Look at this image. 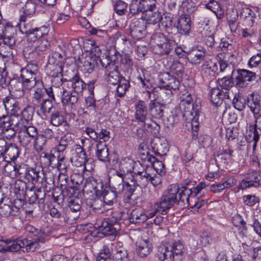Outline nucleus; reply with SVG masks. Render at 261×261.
I'll return each mask as SVG.
<instances>
[{"mask_svg": "<svg viewBox=\"0 0 261 261\" xmlns=\"http://www.w3.org/2000/svg\"><path fill=\"white\" fill-rule=\"evenodd\" d=\"M103 183L101 179L91 177L86 182L83 191L84 193H91L99 196L104 189Z\"/></svg>", "mask_w": 261, "mask_h": 261, "instance_id": "obj_10", "label": "nucleus"}, {"mask_svg": "<svg viewBox=\"0 0 261 261\" xmlns=\"http://www.w3.org/2000/svg\"><path fill=\"white\" fill-rule=\"evenodd\" d=\"M171 73L178 77H182L184 74L185 68L182 63L178 60H173L169 67Z\"/></svg>", "mask_w": 261, "mask_h": 261, "instance_id": "obj_45", "label": "nucleus"}, {"mask_svg": "<svg viewBox=\"0 0 261 261\" xmlns=\"http://www.w3.org/2000/svg\"><path fill=\"white\" fill-rule=\"evenodd\" d=\"M127 8V4L121 0L117 1L114 4L115 12L119 15L125 14Z\"/></svg>", "mask_w": 261, "mask_h": 261, "instance_id": "obj_58", "label": "nucleus"}, {"mask_svg": "<svg viewBox=\"0 0 261 261\" xmlns=\"http://www.w3.org/2000/svg\"><path fill=\"white\" fill-rule=\"evenodd\" d=\"M114 244L109 242L105 244L96 257V261H110V257L113 255Z\"/></svg>", "mask_w": 261, "mask_h": 261, "instance_id": "obj_25", "label": "nucleus"}, {"mask_svg": "<svg viewBox=\"0 0 261 261\" xmlns=\"http://www.w3.org/2000/svg\"><path fill=\"white\" fill-rule=\"evenodd\" d=\"M109 70L105 71V74L107 76V80L110 84L115 85L120 81L121 76L118 71L117 65H111V68H109Z\"/></svg>", "mask_w": 261, "mask_h": 261, "instance_id": "obj_29", "label": "nucleus"}, {"mask_svg": "<svg viewBox=\"0 0 261 261\" xmlns=\"http://www.w3.org/2000/svg\"><path fill=\"white\" fill-rule=\"evenodd\" d=\"M36 107L39 108L41 112L45 114L49 112L51 107V99L48 98H44L39 102H35L34 104Z\"/></svg>", "mask_w": 261, "mask_h": 261, "instance_id": "obj_54", "label": "nucleus"}, {"mask_svg": "<svg viewBox=\"0 0 261 261\" xmlns=\"http://www.w3.org/2000/svg\"><path fill=\"white\" fill-rule=\"evenodd\" d=\"M46 238L39 236L33 241L23 240L24 248L27 252H34L39 247V243H43L45 242L47 240Z\"/></svg>", "mask_w": 261, "mask_h": 261, "instance_id": "obj_37", "label": "nucleus"}, {"mask_svg": "<svg viewBox=\"0 0 261 261\" xmlns=\"http://www.w3.org/2000/svg\"><path fill=\"white\" fill-rule=\"evenodd\" d=\"M58 164L57 168L62 174H65L67 172V169L69 165L68 159L65 158L63 153H59L57 156Z\"/></svg>", "mask_w": 261, "mask_h": 261, "instance_id": "obj_50", "label": "nucleus"}, {"mask_svg": "<svg viewBox=\"0 0 261 261\" xmlns=\"http://www.w3.org/2000/svg\"><path fill=\"white\" fill-rule=\"evenodd\" d=\"M0 28H2V33H0V37L3 39L5 44L9 45H14L16 42V29L10 23L7 22L5 24L1 21Z\"/></svg>", "mask_w": 261, "mask_h": 261, "instance_id": "obj_8", "label": "nucleus"}, {"mask_svg": "<svg viewBox=\"0 0 261 261\" xmlns=\"http://www.w3.org/2000/svg\"><path fill=\"white\" fill-rule=\"evenodd\" d=\"M137 248V253L141 257L147 256L151 251V246L147 240L139 242Z\"/></svg>", "mask_w": 261, "mask_h": 261, "instance_id": "obj_40", "label": "nucleus"}, {"mask_svg": "<svg viewBox=\"0 0 261 261\" xmlns=\"http://www.w3.org/2000/svg\"><path fill=\"white\" fill-rule=\"evenodd\" d=\"M20 31L25 34L28 41L35 42L38 40L35 28L32 27L30 23H20Z\"/></svg>", "mask_w": 261, "mask_h": 261, "instance_id": "obj_24", "label": "nucleus"}, {"mask_svg": "<svg viewBox=\"0 0 261 261\" xmlns=\"http://www.w3.org/2000/svg\"><path fill=\"white\" fill-rule=\"evenodd\" d=\"M145 128L154 136H157L160 133V126L154 121H151L150 123H144Z\"/></svg>", "mask_w": 261, "mask_h": 261, "instance_id": "obj_59", "label": "nucleus"}, {"mask_svg": "<svg viewBox=\"0 0 261 261\" xmlns=\"http://www.w3.org/2000/svg\"><path fill=\"white\" fill-rule=\"evenodd\" d=\"M71 161H74L75 165L80 166H84V169L87 171H89L92 169V165L90 163L91 160L87 159L86 156L84 157H77V158H72L71 159Z\"/></svg>", "mask_w": 261, "mask_h": 261, "instance_id": "obj_51", "label": "nucleus"}, {"mask_svg": "<svg viewBox=\"0 0 261 261\" xmlns=\"http://www.w3.org/2000/svg\"><path fill=\"white\" fill-rule=\"evenodd\" d=\"M172 18L166 14H163L160 23L164 30L168 34H173L175 26L172 24Z\"/></svg>", "mask_w": 261, "mask_h": 261, "instance_id": "obj_44", "label": "nucleus"}, {"mask_svg": "<svg viewBox=\"0 0 261 261\" xmlns=\"http://www.w3.org/2000/svg\"><path fill=\"white\" fill-rule=\"evenodd\" d=\"M146 33V26L143 22H134L130 25V33L132 36L136 39H140Z\"/></svg>", "mask_w": 261, "mask_h": 261, "instance_id": "obj_28", "label": "nucleus"}, {"mask_svg": "<svg viewBox=\"0 0 261 261\" xmlns=\"http://www.w3.org/2000/svg\"><path fill=\"white\" fill-rule=\"evenodd\" d=\"M50 122L53 125L58 126L63 123L66 122L64 117L59 112H57L51 115Z\"/></svg>", "mask_w": 261, "mask_h": 261, "instance_id": "obj_64", "label": "nucleus"}, {"mask_svg": "<svg viewBox=\"0 0 261 261\" xmlns=\"http://www.w3.org/2000/svg\"><path fill=\"white\" fill-rule=\"evenodd\" d=\"M72 91L80 95L86 88V84L78 74H75L70 80Z\"/></svg>", "mask_w": 261, "mask_h": 261, "instance_id": "obj_36", "label": "nucleus"}, {"mask_svg": "<svg viewBox=\"0 0 261 261\" xmlns=\"http://www.w3.org/2000/svg\"><path fill=\"white\" fill-rule=\"evenodd\" d=\"M36 4L33 1H28L23 7V15L20 17V23L25 22L27 17L33 16L36 12Z\"/></svg>", "mask_w": 261, "mask_h": 261, "instance_id": "obj_33", "label": "nucleus"}, {"mask_svg": "<svg viewBox=\"0 0 261 261\" xmlns=\"http://www.w3.org/2000/svg\"><path fill=\"white\" fill-rule=\"evenodd\" d=\"M232 104L236 109L241 111L245 109V105L247 103L244 98L236 95L232 100Z\"/></svg>", "mask_w": 261, "mask_h": 261, "instance_id": "obj_62", "label": "nucleus"}, {"mask_svg": "<svg viewBox=\"0 0 261 261\" xmlns=\"http://www.w3.org/2000/svg\"><path fill=\"white\" fill-rule=\"evenodd\" d=\"M80 95L72 90H68L65 89L62 95L61 102L64 105L70 106L73 108L77 102Z\"/></svg>", "mask_w": 261, "mask_h": 261, "instance_id": "obj_21", "label": "nucleus"}, {"mask_svg": "<svg viewBox=\"0 0 261 261\" xmlns=\"http://www.w3.org/2000/svg\"><path fill=\"white\" fill-rule=\"evenodd\" d=\"M133 161L129 159H125L121 161L120 164L119 169H121L123 173H126L128 174L129 173H131L132 171L134 172V171H137L136 167L133 165Z\"/></svg>", "mask_w": 261, "mask_h": 261, "instance_id": "obj_52", "label": "nucleus"}, {"mask_svg": "<svg viewBox=\"0 0 261 261\" xmlns=\"http://www.w3.org/2000/svg\"><path fill=\"white\" fill-rule=\"evenodd\" d=\"M180 108L183 110V117L186 120L191 121L192 127H198L197 113L194 110V105L190 94H188L186 99L183 98L180 103Z\"/></svg>", "mask_w": 261, "mask_h": 261, "instance_id": "obj_5", "label": "nucleus"}, {"mask_svg": "<svg viewBox=\"0 0 261 261\" xmlns=\"http://www.w3.org/2000/svg\"><path fill=\"white\" fill-rule=\"evenodd\" d=\"M211 103L216 107L221 106L224 98L230 99L229 92L224 91L218 87L211 88L208 92Z\"/></svg>", "mask_w": 261, "mask_h": 261, "instance_id": "obj_13", "label": "nucleus"}, {"mask_svg": "<svg viewBox=\"0 0 261 261\" xmlns=\"http://www.w3.org/2000/svg\"><path fill=\"white\" fill-rule=\"evenodd\" d=\"M34 90V93L32 94L33 102L34 104L35 102H39L41 100L45 98L46 92V89L44 88L42 81L38 80V83L35 85Z\"/></svg>", "mask_w": 261, "mask_h": 261, "instance_id": "obj_35", "label": "nucleus"}, {"mask_svg": "<svg viewBox=\"0 0 261 261\" xmlns=\"http://www.w3.org/2000/svg\"><path fill=\"white\" fill-rule=\"evenodd\" d=\"M28 231L34 233L35 236L47 237L51 232V228L50 227H43L38 230L36 228L30 226L28 227Z\"/></svg>", "mask_w": 261, "mask_h": 261, "instance_id": "obj_55", "label": "nucleus"}, {"mask_svg": "<svg viewBox=\"0 0 261 261\" xmlns=\"http://www.w3.org/2000/svg\"><path fill=\"white\" fill-rule=\"evenodd\" d=\"M19 154V150L17 145L14 144H8L3 155L6 161H14Z\"/></svg>", "mask_w": 261, "mask_h": 261, "instance_id": "obj_38", "label": "nucleus"}, {"mask_svg": "<svg viewBox=\"0 0 261 261\" xmlns=\"http://www.w3.org/2000/svg\"><path fill=\"white\" fill-rule=\"evenodd\" d=\"M135 118L136 119L143 123H145L147 118V107L143 101H139L135 105Z\"/></svg>", "mask_w": 261, "mask_h": 261, "instance_id": "obj_31", "label": "nucleus"}, {"mask_svg": "<svg viewBox=\"0 0 261 261\" xmlns=\"http://www.w3.org/2000/svg\"><path fill=\"white\" fill-rule=\"evenodd\" d=\"M246 101L247 105L253 116L260 113L261 95L257 92H253L247 96Z\"/></svg>", "mask_w": 261, "mask_h": 261, "instance_id": "obj_15", "label": "nucleus"}, {"mask_svg": "<svg viewBox=\"0 0 261 261\" xmlns=\"http://www.w3.org/2000/svg\"><path fill=\"white\" fill-rule=\"evenodd\" d=\"M13 120H11L9 116H3L0 118L1 134H3L2 137L10 140L15 136L16 130L13 127Z\"/></svg>", "mask_w": 261, "mask_h": 261, "instance_id": "obj_11", "label": "nucleus"}, {"mask_svg": "<svg viewBox=\"0 0 261 261\" xmlns=\"http://www.w3.org/2000/svg\"><path fill=\"white\" fill-rule=\"evenodd\" d=\"M72 140L69 134L65 135L63 136L59 142L58 145L55 148V149L59 153H63L67 147L72 144Z\"/></svg>", "mask_w": 261, "mask_h": 261, "instance_id": "obj_47", "label": "nucleus"}, {"mask_svg": "<svg viewBox=\"0 0 261 261\" xmlns=\"http://www.w3.org/2000/svg\"><path fill=\"white\" fill-rule=\"evenodd\" d=\"M3 102L8 114L13 116H19L21 113L20 103L14 97L7 96L3 99Z\"/></svg>", "mask_w": 261, "mask_h": 261, "instance_id": "obj_14", "label": "nucleus"}, {"mask_svg": "<svg viewBox=\"0 0 261 261\" xmlns=\"http://www.w3.org/2000/svg\"><path fill=\"white\" fill-rule=\"evenodd\" d=\"M217 83L222 88L221 90L228 92H229V89L233 85V82L232 81L231 77H230L228 76H225L222 78L218 79Z\"/></svg>", "mask_w": 261, "mask_h": 261, "instance_id": "obj_53", "label": "nucleus"}, {"mask_svg": "<svg viewBox=\"0 0 261 261\" xmlns=\"http://www.w3.org/2000/svg\"><path fill=\"white\" fill-rule=\"evenodd\" d=\"M141 6L144 12L152 11L156 6V0H140Z\"/></svg>", "mask_w": 261, "mask_h": 261, "instance_id": "obj_61", "label": "nucleus"}, {"mask_svg": "<svg viewBox=\"0 0 261 261\" xmlns=\"http://www.w3.org/2000/svg\"><path fill=\"white\" fill-rule=\"evenodd\" d=\"M80 62L82 64V70L88 73H91L97 64L95 57H93L90 55L82 58L80 59Z\"/></svg>", "mask_w": 261, "mask_h": 261, "instance_id": "obj_34", "label": "nucleus"}, {"mask_svg": "<svg viewBox=\"0 0 261 261\" xmlns=\"http://www.w3.org/2000/svg\"><path fill=\"white\" fill-rule=\"evenodd\" d=\"M99 229L105 236H114L120 229V225L116 219L109 218L103 220Z\"/></svg>", "mask_w": 261, "mask_h": 261, "instance_id": "obj_12", "label": "nucleus"}, {"mask_svg": "<svg viewBox=\"0 0 261 261\" xmlns=\"http://www.w3.org/2000/svg\"><path fill=\"white\" fill-rule=\"evenodd\" d=\"M205 51L202 47H195L187 53V60L192 65L200 64L204 60Z\"/></svg>", "mask_w": 261, "mask_h": 261, "instance_id": "obj_16", "label": "nucleus"}, {"mask_svg": "<svg viewBox=\"0 0 261 261\" xmlns=\"http://www.w3.org/2000/svg\"><path fill=\"white\" fill-rule=\"evenodd\" d=\"M162 15L161 12L149 11L145 14L144 19L148 24H155L160 22Z\"/></svg>", "mask_w": 261, "mask_h": 261, "instance_id": "obj_48", "label": "nucleus"}, {"mask_svg": "<svg viewBox=\"0 0 261 261\" xmlns=\"http://www.w3.org/2000/svg\"><path fill=\"white\" fill-rule=\"evenodd\" d=\"M99 196H102L103 202L108 205H112L116 201L117 195L115 192L106 188L102 190V193Z\"/></svg>", "mask_w": 261, "mask_h": 261, "instance_id": "obj_39", "label": "nucleus"}, {"mask_svg": "<svg viewBox=\"0 0 261 261\" xmlns=\"http://www.w3.org/2000/svg\"><path fill=\"white\" fill-rule=\"evenodd\" d=\"M22 203L20 200H15L13 205L4 204L0 205V215L4 217L9 216H16L18 215V207L17 203Z\"/></svg>", "mask_w": 261, "mask_h": 261, "instance_id": "obj_22", "label": "nucleus"}, {"mask_svg": "<svg viewBox=\"0 0 261 261\" xmlns=\"http://www.w3.org/2000/svg\"><path fill=\"white\" fill-rule=\"evenodd\" d=\"M191 29V20L189 15H181L178 18L176 29L181 35H188Z\"/></svg>", "mask_w": 261, "mask_h": 261, "instance_id": "obj_17", "label": "nucleus"}, {"mask_svg": "<svg viewBox=\"0 0 261 261\" xmlns=\"http://www.w3.org/2000/svg\"><path fill=\"white\" fill-rule=\"evenodd\" d=\"M241 17L245 19V22L248 25L252 26L256 19L255 13L250 9L245 8L241 13Z\"/></svg>", "mask_w": 261, "mask_h": 261, "instance_id": "obj_46", "label": "nucleus"}, {"mask_svg": "<svg viewBox=\"0 0 261 261\" xmlns=\"http://www.w3.org/2000/svg\"><path fill=\"white\" fill-rule=\"evenodd\" d=\"M245 178L239 183L238 188L246 190L251 188H257L260 185L261 172L253 169H249L244 175Z\"/></svg>", "mask_w": 261, "mask_h": 261, "instance_id": "obj_6", "label": "nucleus"}, {"mask_svg": "<svg viewBox=\"0 0 261 261\" xmlns=\"http://www.w3.org/2000/svg\"><path fill=\"white\" fill-rule=\"evenodd\" d=\"M3 242L5 243L7 245L0 249V252H16L20 250L21 248H24L23 240H11L6 239L3 240Z\"/></svg>", "mask_w": 261, "mask_h": 261, "instance_id": "obj_20", "label": "nucleus"}, {"mask_svg": "<svg viewBox=\"0 0 261 261\" xmlns=\"http://www.w3.org/2000/svg\"><path fill=\"white\" fill-rule=\"evenodd\" d=\"M165 106L156 100H150L148 106L149 114L155 119H161L163 116Z\"/></svg>", "mask_w": 261, "mask_h": 261, "instance_id": "obj_19", "label": "nucleus"}, {"mask_svg": "<svg viewBox=\"0 0 261 261\" xmlns=\"http://www.w3.org/2000/svg\"><path fill=\"white\" fill-rule=\"evenodd\" d=\"M179 187L175 184L168 186L160 199L153 205L155 213L164 215L167 211L174 206L178 201L177 194L179 192Z\"/></svg>", "mask_w": 261, "mask_h": 261, "instance_id": "obj_1", "label": "nucleus"}, {"mask_svg": "<svg viewBox=\"0 0 261 261\" xmlns=\"http://www.w3.org/2000/svg\"><path fill=\"white\" fill-rule=\"evenodd\" d=\"M155 143L153 147V149H155V153L159 155H165L168 150V144L166 140L157 138Z\"/></svg>", "mask_w": 261, "mask_h": 261, "instance_id": "obj_42", "label": "nucleus"}, {"mask_svg": "<svg viewBox=\"0 0 261 261\" xmlns=\"http://www.w3.org/2000/svg\"><path fill=\"white\" fill-rule=\"evenodd\" d=\"M96 154L98 159L103 162H110V158L107 146L99 141L96 145Z\"/></svg>", "mask_w": 261, "mask_h": 261, "instance_id": "obj_30", "label": "nucleus"}, {"mask_svg": "<svg viewBox=\"0 0 261 261\" xmlns=\"http://www.w3.org/2000/svg\"><path fill=\"white\" fill-rule=\"evenodd\" d=\"M184 250V245L180 241H176L172 245L162 247L158 254L161 261H173L175 256L181 255Z\"/></svg>", "mask_w": 261, "mask_h": 261, "instance_id": "obj_4", "label": "nucleus"}, {"mask_svg": "<svg viewBox=\"0 0 261 261\" xmlns=\"http://www.w3.org/2000/svg\"><path fill=\"white\" fill-rule=\"evenodd\" d=\"M44 177L45 175L42 171L30 167L24 179L35 184L37 182H42Z\"/></svg>", "mask_w": 261, "mask_h": 261, "instance_id": "obj_32", "label": "nucleus"}, {"mask_svg": "<svg viewBox=\"0 0 261 261\" xmlns=\"http://www.w3.org/2000/svg\"><path fill=\"white\" fill-rule=\"evenodd\" d=\"M46 71L47 73L53 78L52 79L53 83L55 82L56 81H59V84H61L63 83L62 65L47 64Z\"/></svg>", "mask_w": 261, "mask_h": 261, "instance_id": "obj_18", "label": "nucleus"}, {"mask_svg": "<svg viewBox=\"0 0 261 261\" xmlns=\"http://www.w3.org/2000/svg\"><path fill=\"white\" fill-rule=\"evenodd\" d=\"M38 67L36 64H28L20 71V79L21 80L23 89L30 90L35 87L38 83L36 75L38 73Z\"/></svg>", "mask_w": 261, "mask_h": 261, "instance_id": "obj_3", "label": "nucleus"}, {"mask_svg": "<svg viewBox=\"0 0 261 261\" xmlns=\"http://www.w3.org/2000/svg\"><path fill=\"white\" fill-rule=\"evenodd\" d=\"M113 259L114 261H129L127 252L124 249L118 250L114 253Z\"/></svg>", "mask_w": 261, "mask_h": 261, "instance_id": "obj_63", "label": "nucleus"}, {"mask_svg": "<svg viewBox=\"0 0 261 261\" xmlns=\"http://www.w3.org/2000/svg\"><path fill=\"white\" fill-rule=\"evenodd\" d=\"M63 57L62 55L57 51L53 53L48 57L47 64L50 65H62Z\"/></svg>", "mask_w": 261, "mask_h": 261, "instance_id": "obj_60", "label": "nucleus"}, {"mask_svg": "<svg viewBox=\"0 0 261 261\" xmlns=\"http://www.w3.org/2000/svg\"><path fill=\"white\" fill-rule=\"evenodd\" d=\"M35 45V50L38 54L43 55L50 46V43L46 38L37 40Z\"/></svg>", "mask_w": 261, "mask_h": 261, "instance_id": "obj_49", "label": "nucleus"}, {"mask_svg": "<svg viewBox=\"0 0 261 261\" xmlns=\"http://www.w3.org/2000/svg\"><path fill=\"white\" fill-rule=\"evenodd\" d=\"M150 44L154 51L159 55L168 54L175 45V42L168 39L162 33H157L152 35Z\"/></svg>", "mask_w": 261, "mask_h": 261, "instance_id": "obj_2", "label": "nucleus"}, {"mask_svg": "<svg viewBox=\"0 0 261 261\" xmlns=\"http://www.w3.org/2000/svg\"><path fill=\"white\" fill-rule=\"evenodd\" d=\"M59 81H57V84L58 86L52 85L51 87H48L46 89V93L48 95V96L54 101H56L57 99H60L61 100L62 97V95L64 92L65 90L63 87H61L59 86L62 85L61 84H59ZM56 84V82H54Z\"/></svg>", "mask_w": 261, "mask_h": 261, "instance_id": "obj_23", "label": "nucleus"}, {"mask_svg": "<svg viewBox=\"0 0 261 261\" xmlns=\"http://www.w3.org/2000/svg\"><path fill=\"white\" fill-rule=\"evenodd\" d=\"M201 35L205 45L208 47H213L215 44L214 34L210 31L203 29L201 32Z\"/></svg>", "mask_w": 261, "mask_h": 261, "instance_id": "obj_57", "label": "nucleus"}, {"mask_svg": "<svg viewBox=\"0 0 261 261\" xmlns=\"http://www.w3.org/2000/svg\"><path fill=\"white\" fill-rule=\"evenodd\" d=\"M47 140L42 135H38L37 137L35 138L33 144L34 148L37 152H41L42 151L46 146Z\"/></svg>", "mask_w": 261, "mask_h": 261, "instance_id": "obj_56", "label": "nucleus"}, {"mask_svg": "<svg viewBox=\"0 0 261 261\" xmlns=\"http://www.w3.org/2000/svg\"><path fill=\"white\" fill-rule=\"evenodd\" d=\"M234 73L236 84L240 88L246 87L248 84L247 82L254 81L256 77L255 72L244 69H237Z\"/></svg>", "mask_w": 261, "mask_h": 261, "instance_id": "obj_7", "label": "nucleus"}, {"mask_svg": "<svg viewBox=\"0 0 261 261\" xmlns=\"http://www.w3.org/2000/svg\"><path fill=\"white\" fill-rule=\"evenodd\" d=\"M190 197H193L191 190L183 187L181 190L179 189L177 196L178 201L176 203L180 206H188L189 205V199Z\"/></svg>", "mask_w": 261, "mask_h": 261, "instance_id": "obj_26", "label": "nucleus"}, {"mask_svg": "<svg viewBox=\"0 0 261 261\" xmlns=\"http://www.w3.org/2000/svg\"><path fill=\"white\" fill-rule=\"evenodd\" d=\"M147 219V216L143 212L138 209L133 210L129 217L130 221L134 223H143Z\"/></svg>", "mask_w": 261, "mask_h": 261, "instance_id": "obj_43", "label": "nucleus"}, {"mask_svg": "<svg viewBox=\"0 0 261 261\" xmlns=\"http://www.w3.org/2000/svg\"><path fill=\"white\" fill-rule=\"evenodd\" d=\"M135 175H132V178L134 180L138 187L145 188L149 180V173L146 171H134Z\"/></svg>", "mask_w": 261, "mask_h": 261, "instance_id": "obj_27", "label": "nucleus"}, {"mask_svg": "<svg viewBox=\"0 0 261 261\" xmlns=\"http://www.w3.org/2000/svg\"><path fill=\"white\" fill-rule=\"evenodd\" d=\"M159 87L166 90H176L180 86L179 81L169 72L161 73L159 75Z\"/></svg>", "mask_w": 261, "mask_h": 261, "instance_id": "obj_9", "label": "nucleus"}, {"mask_svg": "<svg viewBox=\"0 0 261 261\" xmlns=\"http://www.w3.org/2000/svg\"><path fill=\"white\" fill-rule=\"evenodd\" d=\"M116 85H117V86L116 90V93H115V95L120 97H122L125 95L126 92L130 87L129 81L124 77H121L120 81Z\"/></svg>", "mask_w": 261, "mask_h": 261, "instance_id": "obj_41", "label": "nucleus"}]
</instances>
